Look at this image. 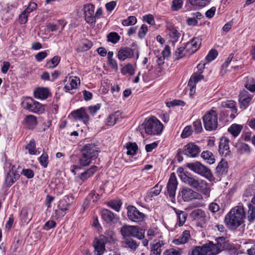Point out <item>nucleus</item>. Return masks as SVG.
<instances>
[{"instance_id":"obj_1","label":"nucleus","mask_w":255,"mask_h":255,"mask_svg":"<svg viewBox=\"0 0 255 255\" xmlns=\"http://www.w3.org/2000/svg\"><path fill=\"white\" fill-rule=\"evenodd\" d=\"M246 219V214L242 204L233 208L226 215L225 223L228 228L235 230L243 224Z\"/></svg>"},{"instance_id":"obj_2","label":"nucleus","mask_w":255,"mask_h":255,"mask_svg":"<svg viewBox=\"0 0 255 255\" xmlns=\"http://www.w3.org/2000/svg\"><path fill=\"white\" fill-rule=\"evenodd\" d=\"M182 182L205 195H209L210 188L205 180L189 173L184 176Z\"/></svg>"},{"instance_id":"obj_3","label":"nucleus","mask_w":255,"mask_h":255,"mask_svg":"<svg viewBox=\"0 0 255 255\" xmlns=\"http://www.w3.org/2000/svg\"><path fill=\"white\" fill-rule=\"evenodd\" d=\"M163 128V126L161 122L153 117L149 119H146L143 123L138 127V129L141 132L144 130L148 134L158 135L161 133Z\"/></svg>"},{"instance_id":"obj_4","label":"nucleus","mask_w":255,"mask_h":255,"mask_svg":"<svg viewBox=\"0 0 255 255\" xmlns=\"http://www.w3.org/2000/svg\"><path fill=\"white\" fill-rule=\"evenodd\" d=\"M81 166H87L91 163V160L97 158L99 153L98 148L94 144H86L82 150Z\"/></svg>"},{"instance_id":"obj_5","label":"nucleus","mask_w":255,"mask_h":255,"mask_svg":"<svg viewBox=\"0 0 255 255\" xmlns=\"http://www.w3.org/2000/svg\"><path fill=\"white\" fill-rule=\"evenodd\" d=\"M121 233L123 239L135 237L139 240L144 238V231L138 226L124 225L121 229Z\"/></svg>"},{"instance_id":"obj_6","label":"nucleus","mask_w":255,"mask_h":255,"mask_svg":"<svg viewBox=\"0 0 255 255\" xmlns=\"http://www.w3.org/2000/svg\"><path fill=\"white\" fill-rule=\"evenodd\" d=\"M187 167L194 172L212 180L213 178V174L210 169L198 161L187 164Z\"/></svg>"},{"instance_id":"obj_7","label":"nucleus","mask_w":255,"mask_h":255,"mask_svg":"<svg viewBox=\"0 0 255 255\" xmlns=\"http://www.w3.org/2000/svg\"><path fill=\"white\" fill-rule=\"evenodd\" d=\"M204 126L207 130H215L218 127L217 113L211 110L207 112L203 118Z\"/></svg>"},{"instance_id":"obj_8","label":"nucleus","mask_w":255,"mask_h":255,"mask_svg":"<svg viewBox=\"0 0 255 255\" xmlns=\"http://www.w3.org/2000/svg\"><path fill=\"white\" fill-rule=\"evenodd\" d=\"M127 215L129 220L135 223L142 222L146 218L145 215L133 206L127 207Z\"/></svg>"},{"instance_id":"obj_9","label":"nucleus","mask_w":255,"mask_h":255,"mask_svg":"<svg viewBox=\"0 0 255 255\" xmlns=\"http://www.w3.org/2000/svg\"><path fill=\"white\" fill-rule=\"evenodd\" d=\"M70 206V204L66 199L60 200L58 202L57 209L54 211L53 217L55 219H59L63 217L67 213Z\"/></svg>"},{"instance_id":"obj_10","label":"nucleus","mask_w":255,"mask_h":255,"mask_svg":"<svg viewBox=\"0 0 255 255\" xmlns=\"http://www.w3.org/2000/svg\"><path fill=\"white\" fill-rule=\"evenodd\" d=\"M177 185L176 177L175 173L173 172L170 174L166 186L167 193L172 202L175 200Z\"/></svg>"},{"instance_id":"obj_11","label":"nucleus","mask_w":255,"mask_h":255,"mask_svg":"<svg viewBox=\"0 0 255 255\" xmlns=\"http://www.w3.org/2000/svg\"><path fill=\"white\" fill-rule=\"evenodd\" d=\"M200 148L193 142H190L184 147L183 153L189 157H196L200 152Z\"/></svg>"},{"instance_id":"obj_12","label":"nucleus","mask_w":255,"mask_h":255,"mask_svg":"<svg viewBox=\"0 0 255 255\" xmlns=\"http://www.w3.org/2000/svg\"><path fill=\"white\" fill-rule=\"evenodd\" d=\"M181 196L184 201H189L193 199H201L202 196L192 189L185 187L181 191Z\"/></svg>"},{"instance_id":"obj_13","label":"nucleus","mask_w":255,"mask_h":255,"mask_svg":"<svg viewBox=\"0 0 255 255\" xmlns=\"http://www.w3.org/2000/svg\"><path fill=\"white\" fill-rule=\"evenodd\" d=\"M201 43V39L198 37H195L184 45L188 55L194 53L199 48Z\"/></svg>"},{"instance_id":"obj_14","label":"nucleus","mask_w":255,"mask_h":255,"mask_svg":"<svg viewBox=\"0 0 255 255\" xmlns=\"http://www.w3.org/2000/svg\"><path fill=\"white\" fill-rule=\"evenodd\" d=\"M101 217L104 221L110 224H116L119 220L117 215L114 214L110 210L106 209L101 211Z\"/></svg>"},{"instance_id":"obj_15","label":"nucleus","mask_w":255,"mask_h":255,"mask_svg":"<svg viewBox=\"0 0 255 255\" xmlns=\"http://www.w3.org/2000/svg\"><path fill=\"white\" fill-rule=\"evenodd\" d=\"M94 6L92 4L88 3L84 5L83 10L85 19L88 23H94Z\"/></svg>"},{"instance_id":"obj_16","label":"nucleus","mask_w":255,"mask_h":255,"mask_svg":"<svg viewBox=\"0 0 255 255\" xmlns=\"http://www.w3.org/2000/svg\"><path fill=\"white\" fill-rule=\"evenodd\" d=\"M225 238L223 237L217 238L216 240V244H214L212 242H209L207 244L210 246L211 252H214L215 250V255L220 253L225 247Z\"/></svg>"},{"instance_id":"obj_17","label":"nucleus","mask_w":255,"mask_h":255,"mask_svg":"<svg viewBox=\"0 0 255 255\" xmlns=\"http://www.w3.org/2000/svg\"><path fill=\"white\" fill-rule=\"evenodd\" d=\"M211 252L210 246L207 244L201 247H196L192 251L191 255H215V250Z\"/></svg>"},{"instance_id":"obj_18","label":"nucleus","mask_w":255,"mask_h":255,"mask_svg":"<svg viewBox=\"0 0 255 255\" xmlns=\"http://www.w3.org/2000/svg\"><path fill=\"white\" fill-rule=\"evenodd\" d=\"M253 98V95L246 90L242 91L239 96L241 108L246 109Z\"/></svg>"},{"instance_id":"obj_19","label":"nucleus","mask_w":255,"mask_h":255,"mask_svg":"<svg viewBox=\"0 0 255 255\" xmlns=\"http://www.w3.org/2000/svg\"><path fill=\"white\" fill-rule=\"evenodd\" d=\"M229 142V140L226 137H223L220 139L219 145V152L223 156L227 157L230 155V150Z\"/></svg>"},{"instance_id":"obj_20","label":"nucleus","mask_w":255,"mask_h":255,"mask_svg":"<svg viewBox=\"0 0 255 255\" xmlns=\"http://www.w3.org/2000/svg\"><path fill=\"white\" fill-rule=\"evenodd\" d=\"M19 177L18 173L11 169L5 176L4 184L7 187H10L19 179Z\"/></svg>"},{"instance_id":"obj_21","label":"nucleus","mask_w":255,"mask_h":255,"mask_svg":"<svg viewBox=\"0 0 255 255\" xmlns=\"http://www.w3.org/2000/svg\"><path fill=\"white\" fill-rule=\"evenodd\" d=\"M99 238L106 244L109 245L114 244L116 241V234L111 230L106 231L104 235H100Z\"/></svg>"},{"instance_id":"obj_22","label":"nucleus","mask_w":255,"mask_h":255,"mask_svg":"<svg viewBox=\"0 0 255 255\" xmlns=\"http://www.w3.org/2000/svg\"><path fill=\"white\" fill-rule=\"evenodd\" d=\"M33 94L35 98L45 100L50 96V93L48 88L39 87L34 90Z\"/></svg>"},{"instance_id":"obj_23","label":"nucleus","mask_w":255,"mask_h":255,"mask_svg":"<svg viewBox=\"0 0 255 255\" xmlns=\"http://www.w3.org/2000/svg\"><path fill=\"white\" fill-rule=\"evenodd\" d=\"M77 77H66L64 82H66L64 86L66 92L75 89L77 87Z\"/></svg>"},{"instance_id":"obj_24","label":"nucleus","mask_w":255,"mask_h":255,"mask_svg":"<svg viewBox=\"0 0 255 255\" xmlns=\"http://www.w3.org/2000/svg\"><path fill=\"white\" fill-rule=\"evenodd\" d=\"M106 244V243L100 238L95 240L94 247L97 255H102L105 252Z\"/></svg>"},{"instance_id":"obj_25","label":"nucleus","mask_w":255,"mask_h":255,"mask_svg":"<svg viewBox=\"0 0 255 255\" xmlns=\"http://www.w3.org/2000/svg\"><path fill=\"white\" fill-rule=\"evenodd\" d=\"M24 122L27 128L30 129L35 128L38 124L36 117L32 115L26 116L24 118Z\"/></svg>"},{"instance_id":"obj_26","label":"nucleus","mask_w":255,"mask_h":255,"mask_svg":"<svg viewBox=\"0 0 255 255\" xmlns=\"http://www.w3.org/2000/svg\"><path fill=\"white\" fill-rule=\"evenodd\" d=\"M122 244V246L126 248H129L132 251H135L139 246L135 241L132 238L123 239Z\"/></svg>"},{"instance_id":"obj_27","label":"nucleus","mask_w":255,"mask_h":255,"mask_svg":"<svg viewBox=\"0 0 255 255\" xmlns=\"http://www.w3.org/2000/svg\"><path fill=\"white\" fill-rule=\"evenodd\" d=\"M190 232L188 230H185L182 232L181 236L178 238L174 239L173 243L176 245H180L186 243L190 238Z\"/></svg>"},{"instance_id":"obj_28","label":"nucleus","mask_w":255,"mask_h":255,"mask_svg":"<svg viewBox=\"0 0 255 255\" xmlns=\"http://www.w3.org/2000/svg\"><path fill=\"white\" fill-rule=\"evenodd\" d=\"M191 216L194 219L204 223L206 222L208 219L205 212L201 209H196L193 211L191 213Z\"/></svg>"},{"instance_id":"obj_29","label":"nucleus","mask_w":255,"mask_h":255,"mask_svg":"<svg viewBox=\"0 0 255 255\" xmlns=\"http://www.w3.org/2000/svg\"><path fill=\"white\" fill-rule=\"evenodd\" d=\"M162 188V186L159 183L157 184L151 190L147 192L145 197L146 200H152V198L155 196H158Z\"/></svg>"},{"instance_id":"obj_30","label":"nucleus","mask_w":255,"mask_h":255,"mask_svg":"<svg viewBox=\"0 0 255 255\" xmlns=\"http://www.w3.org/2000/svg\"><path fill=\"white\" fill-rule=\"evenodd\" d=\"M133 56L132 50L129 48H124L119 50L118 58L121 61H124L127 58H130Z\"/></svg>"},{"instance_id":"obj_31","label":"nucleus","mask_w":255,"mask_h":255,"mask_svg":"<svg viewBox=\"0 0 255 255\" xmlns=\"http://www.w3.org/2000/svg\"><path fill=\"white\" fill-rule=\"evenodd\" d=\"M35 101L32 98L26 97L21 103L22 107L24 109L33 113V109L34 108Z\"/></svg>"},{"instance_id":"obj_32","label":"nucleus","mask_w":255,"mask_h":255,"mask_svg":"<svg viewBox=\"0 0 255 255\" xmlns=\"http://www.w3.org/2000/svg\"><path fill=\"white\" fill-rule=\"evenodd\" d=\"M121 119V113L120 111H117L108 117L107 119V124L109 126H112L115 125L118 122L120 121Z\"/></svg>"},{"instance_id":"obj_33","label":"nucleus","mask_w":255,"mask_h":255,"mask_svg":"<svg viewBox=\"0 0 255 255\" xmlns=\"http://www.w3.org/2000/svg\"><path fill=\"white\" fill-rule=\"evenodd\" d=\"M29 208L24 207L22 208L20 213V219L22 222L28 223L32 219V216H29Z\"/></svg>"},{"instance_id":"obj_34","label":"nucleus","mask_w":255,"mask_h":255,"mask_svg":"<svg viewBox=\"0 0 255 255\" xmlns=\"http://www.w3.org/2000/svg\"><path fill=\"white\" fill-rule=\"evenodd\" d=\"M201 157L210 164H213L215 162V156L209 150L203 151L201 153Z\"/></svg>"},{"instance_id":"obj_35","label":"nucleus","mask_w":255,"mask_h":255,"mask_svg":"<svg viewBox=\"0 0 255 255\" xmlns=\"http://www.w3.org/2000/svg\"><path fill=\"white\" fill-rule=\"evenodd\" d=\"M202 71H198L194 73L191 77L189 81V85L194 88L195 83H198L202 79H203L204 76L202 75Z\"/></svg>"},{"instance_id":"obj_36","label":"nucleus","mask_w":255,"mask_h":255,"mask_svg":"<svg viewBox=\"0 0 255 255\" xmlns=\"http://www.w3.org/2000/svg\"><path fill=\"white\" fill-rule=\"evenodd\" d=\"M228 165L227 161L221 160L216 167V171L219 175L226 174L228 171Z\"/></svg>"},{"instance_id":"obj_37","label":"nucleus","mask_w":255,"mask_h":255,"mask_svg":"<svg viewBox=\"0 0 255 255\" xmlns=\"http://www.w3.org/2000/svg\"><path fill=\"white\" fill-rule=\"evenodd\" d=\"M174 57L176 60H179L184 56H188L184 45L178 48L174 53Z\"/></svg>"},{"instance_id":"obj_38","label":"nucleus","mask_w":255,"mask_h":255,"mask_svg":"<svg viewBox=\"0 0 255 255\" xmlns=\"http://www.w3.org/2000/svg\"><path fill=\"white\" fill-rule=\"evenodd\" d=\"M174 210L177 215L178 225L179 226H182L186 220L187 214L185 212L177 210L176 208H174Z\"/></svg>"},{"instance_id":"obj_39","label":"nucleus","mask_w":255,"mask_h":255,"mask_svg":"<svg viewBox=\"0 0 255 255\" xmlns=\"http://www.w3.org/2000/svg\"><path fill=\"white\" fill-rule=\"evenodd\" d=\"M60 57L55 56L51 59L47 61L45 67L47 69H53L56 67L60 61Z\"/></svg>"},{"instance_id":"obj_40","label":"nucleus","mask_w":255,"mask_h":255,"mask_svg":"<svg viewBox=\"0 0 255 255\" xmlns=\"http://www.w3.org/2000/svg\"><path fill=\"white\" fill-rule=\"evenodd\" d=\"M147 236L149 240H152L156 237L160 238L161 236L157 228L152 227L147 230Z\"/></svg>"},{"instance_id":"obj_41","label":"nucleus","mask_w":255,"mask_h":255,"mask_svg":"<svg viewBox=\"0 0 255 255\" xmlns=\"http://www.w3.org/2000/svg\"><path fill=\"white\" fill-rule=\"evenodd\" d=\"M164 243L162 241H159L158 242L153 244L151 248V252L155 255H161V248L164 245Z\"/></svg>"},{"instance_id":"obj_42","label":"nucleus","mask_w":255,"mask_h":255,"mask_svg":"<svg viewBox=\"0 0 255 255\" xmlns=\"http://www.w3.org/2000/svg\"><path fill=\"white\" fill-rule=\"evenodd\" d=\"M247 218L249 223L253 222L255 219V205L249 204Z\"/></svg>"},{"instance_id":"obj_43","label":"nucleus","mask_w":255,"mask_h":255,"mask_svg":"<svg viewBox=\"0 0 255 255\" xmlns=\"http://www.w3.org/2000/svg\"><path fill=\"white\" fill-rule=\"evenodd\" d=\"M236 103L233 100H226L221 102V106L223 108L231 109L233 113H236Z\"/></svg>"},{"instance_id":"obj_44","label":"nucleus","mask_w":255,"mask_h":255,"mask_svg":"<svg viewBox=\"0 0 255 255\" xmlns=\"http://www.w3.org/2000/svg\"><path fill=\"white\" fill-rule=\"evenodd\" d=\"M243 127L238 124H233L229 128L228 131L234 136H237L241 132Z\"/></svg>"},{"instance_id":"obj_45","label":"nucleus","mask_w":255,"mask_h":255,"mask_svg":"<svg viewBox=\"0 0 255 255\" xmlns=\"http://www.w3.org/2000/svg\"><path fill=\"white\" fill-rule=\"evenodd\" d=\"M25 149L28 150V153L31 155H34L36 153V143L34 139H31L26 146Z\"/></svg>"},{"instance_id":"obj_46","label":"nucleus","mask_w":255,"mask_h":255,"mask_svg":"<svg viewBox=\"0 0 255 255\" xmlns=\"http://www.w3.org/2000/svg\"><path fill=\"white\" fill-rule=\"evenodd\" d=\"M97 167L93 166L91 168L88 169L86 171L81 173V180L83 181L86 180L88 178L90 177L96 172Z\"/></svg>"},{"instance_id":"obj_47","label":"nucleus","mask_w":255,"mask_h":255,"mask_svg":"<svg viewBox=\"0 0 255 255\" xmlns=\"http://www.w3.org/2000/svg\"><path fill=\"white\" fill-rule=\"evenodd\" d=\"M211 0H188V2L193 6L204 7L209 4Z\"/></svg>"},{"instance_id":"obj_48","label":"nucleus","mask_w":255,"mask_h":255,"mask_svg":"<svg viewBox=\"0 0 255 255\" xmlns=\"http://www.w3.org/2000/svg\"><path fill=\"white\" fill-rule=\"evenodd\" d=\"M121 73L124 75L127 74L130 75H133L134 74V69L132 65L131 64L126 65L122 69Z\"/></svg>"},{"instance_id":"obj_49","label":"nucleus","mask_w":255,"mask_h":255,"mask_svg":"<svg viewBox=\"0 0 255 255\" xmlns=\"http://www.w3.org/2000/svg\"><path fill=\"white\" fill-rule=\"evenodd\" d=\"M127 152L128 155H133L136 153L137 150V146L135 143H129L127 144Z\"/></svg>"},{"instance_id":"obj_50","label":"nucleus","mask_w":255,"mask_h":255,"mask_svg":"<svg viewBox=\"0 0 255 255\" xmlns=\"http://www.w3.org/2000/svg\"><path fill=\"white\" fill-rule=\"evenodd\" d=\"M120 39V36L119 35L115 32H110L107 35V40L109 42H111L112 43L116 44L117 43Z\"/></svg>"},{"instance_id":"obj_51","label":"nucleus","mask_w":255,"mask_h":255,"mask_svg":"<svg viewBox=\"0 0 255 255\" xmlns=\"http://www.w3.org/2000/svg\"><path fill=\"white\" fill-rule=\"evenodd\" d=\"M137 22L136 18L134 16H129L127 19L122 21V25L124 26H128L134 25Z\"/></svg>"},{"instance_id":"obj_52","label":"nucleus","mask_w":255,"mask_h":255,"mask_svg":"<svg viewBox=\"0 0 255 255\" xmlns=\"http://www.w3.org/2000/svg\"><path fill=\"white\" fill-rule=\"evenodd\" d=\"M92 46V42L87 39L81 40V51H87L90 49Z\"/></svg>"},{"instance_id":"obj_53","label":"nucleus","mask_w":255,"mask_h":255,"mask_svg":"<svg viewBox=\"0 0 255 255\" xmlns=\"http://www.w3.org/2000/svg\"><path fill=\"white\" fill-rule=\"evenodd\" d=\"M45 110V106L38 102L35 101L34 108L33 109V113L41 114L44 113Z\"/></svg>"},{"instance_id":"obj_54","label":"nucleus","mask_w":255,"mask_h":255,"mask_svg":"<svg viewBox=\"0 0 255 255\" xmlns=\"http://www.w3.org/2000/svg\"><path fill=\"white\" fill-rule=\"evenodd\" d=\"M39 161L41 166L46 168L48 164V155L45 152H43L39 158Z\"/></svg>"},{"instance_id":"obj_55","label":"nucleus","mask_w":255,"mask_h":255,"mask_svg":"<svg viewBox=\"0 0 255 255\" xmlns=\"http://www.w3.org/2000/svg\"><path fill=\"white\" fill-rule=\"evenodd\" d=\"M183 251L180 249H170L166 250L164 253L163 255H182Z\"/></svg>"},{"instance_id":"obj_56","label":"nucleus","mask_w":255,"mask_h":255,"mask_svg":"<svg viewBox=\"0 0 255 255\" xmlns=\"http://www.w3.org/2000/svg\"><path fill=\"white\" fill-rule=\"evenodd\" d=\"M183 3L182 0H173L172 2L171 9L174 11H177L182 7Z\"/></svg>"},{"instance_id":"obj_57","label":"nucleus","mask_w":255,"mask_h":255,"mask_svg":"<svg viewBox=\"0 0 255 255\" xmlns=\"http://www.w3.org/2000/svg\"><path fill=\"white\" fill-rule=\"evenodd\" d=\"M81 120H82L83 122L85 125H87L89 123V116L85 113V109L81 108Z\"/></svg>"},{"instance_id":"obj_58","label":"nucleus","mask_w":255,"mask_h":255,"mask_svg":"<svg viewBox=\"0 0 255 255\" xmlns=\"http://www.w3.org/2000/svg\"><path fill=\"white\" fill-rule=\"evenodd\" d=\"M218 55V52L216 50L212 49L210 51L206 57V59L208 62H211L214 60Z\"/></svg>"},{"instance_id":"obj_59","label":"nucleus","mask_w":255,"mask_h":255,"mask_svg":"<svg viewBox=\"0 0 255 255\" xmlns=\"http://www.w3.org/2000/svg\"><path fill=\"white\" fill-rule=\"evenodd\" d=\"M192 133V128H191V126H187L186 127L182 133H181V136L183 138H186L188 136H189L190 135H191Z\"/></svg>"},{"instance_id":"obj_60","label":"nucleus","mask_w":255,"mask_h":255,"mask_svg":"<svg viewBox=\"0 0 255 255\" xmlns=\"http://www.w3.org/2000/svg\"><path fill=\"white\" fill-rule=\"evenodd\" d=\"M148 31L147 26L145 24H142L139 29L138 36L140 38H143Z\"/></svg>"},{"instance_id":"obj_61","label":"nucleus","mask_w":255,"mask_h":255,"mask_svg":"<svg viewBox=\"0 0 255 255\" xmlns=\"http://www.w3.org/2000/svg\"><path fill=\"white\" fill-rule=\"evenodd\" d=\"M121 203L119 201H111L108 203V205L112 209L119 212L121 207Z\"/></svg>"},{"instance_id":"obj_62","label":"nucleus","mask_w":255,"mask_h":255,"mask_svg":"<svg viewBox=\"0 0 255 255\" xmlns=\"http://www.w3.org/2000/svg\"><path fill=\"white\" fill-rule=\"evenodd\" d=\"M238 149L241 153L249 152L250 151V147L246 143H241L238 146Z\"/></svg>"},{"instance_id":"obj_63","label":"nucleus","mask_w":255,"mask_h":255,"mask_svg":"<svg viewBox=\"0 0 255 255\" xmlns=\"http://www.w3.org/2000/svg\"><path fill=\"white\" fill-rule=\"evenodd\" d=\"M28 14L25 12L24 11H23L19 15L18 17V21L21 24H23L27 22V18H28Z\"/></svg>"},{"instance_id":"obj_64","label":"nucleus","mask_w":255,"mask_h":255,"mask_svg":"<svg viewBox=\"0 0 255 255\" xmlns=\"http://www.w3.org/2000/svg\"><path fill=\"white\" fill-rule=\"evenodd\" d=\"M47 53L46 52V51H44L40 52L38 53L37 54H36L35 56V58L37 61L41 62L44 58H45L47 57Z\"/></svg>"}]
</instances>
